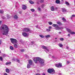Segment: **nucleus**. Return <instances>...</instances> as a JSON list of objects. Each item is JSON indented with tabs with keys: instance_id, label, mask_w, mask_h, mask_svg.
<instances>
[{
	"instance_id": "nucleus-12",
	"label": "nucleus",
	"mask_w": 75,
	"mask_h": 75,
	"mask_svg": "<svg viewBox=\"0 0 75 75\" xmlns=\"http://www.w3.org/2000/svg\"><path fill=\"white\" fill-rule=\"evenodd\" d=\"M28 62L30 65H32L33 64V61L31 60H29L28 61Z\"/></svg>"
},
{
	"instance_id": "nucleus-52",
	"label": "nucleus",
	"mask_w": 75,
	"mask_h": 75,
	"mask_svg": "<svg viewBox=\"0 0 75 75\" xmlns=\"http://www.w3.org/2000/svg\"><path fill=\"white\" fill-rule=\"evenodd\" d=\"M72 17H75V15H72Z\"/></svg>"
},
{
	"instance_id": "nucleus-14",
	"label": "nucleus",
	"mask_w": 75,
	"mask_h": 75,
	"mask_svg": "<svg viewBox=\"0 0 75 75\" xmlns=\"http://www.w3.org/2000/svg\"><path fill=\"white\" fill-rule=\"evenodd\" d=\"M56 3H57V4H59L60 3V1L59 0H56Z\"/></svg>"
},
{
	"instance_id": "nucleus-38",
	"label": "nucleus",
	"mask_w": 75,
	"mask_h": 75,
	"mask_svg": "<svg viewBox=\"0 0 75 75\" xmlns=\"http://www.w3.org/2000/svg\"><path fill=\"white\" fill-rule=\"evenodd\" d=\"M38 9L39 11H41V9L40 8H38Z\"/></svg>"
},
{
	"instance_id": "nucleus-53",
	"label": "nucleus",
	"mask_w": 75,
	"mask_h": 75,
	"mask_svg": "<svg viewBox=\"0 0 75 75\" xmlns=\"http://www.w3.org/2000/svg\"><path fill=\"white\" fill-rule=\"evenodd\" d=\"M59 34H61V32H59Z\"/></svg>"
},
{
	"instance_id": "nucleus-50",
	"label": "nucleus",
	"mask_w": 75,
	"mask_h": 75,
	"mask_svg": "<svg viewBox=\"0 0 75 75\" xmlns=\"http://www.w3.org/2000/svg\"><path fill=\"white\" fill-rule=\"evenodd\" d=\"M1 22H2V21H0V25H1Z\"/></svg>"
},
{
	"instance_id": "nucleus-11",
	"label": "nucleus",
	"mask_w": 75,
	"mask_h": 75,
	"mask_svg": "<svg viewBox=\"0 0 75 75\" xmlns=\"http://www.w3.org/2000/svg\"><path fill=\"white\" fill-rule=\"evenodd\" d=\"M50 9L51 11H54L55 10V8H54V6L51 7Z\"/></svg>"
},
{
	"instance_id": "nucleus-21",
	"label": "nucleus",
	"mask_w": 75,
	"mask_h": 75,
	"mask_svg": "<svg viewBox=\"0 0 75 75\" xmlns=\"http://www.w3.org/2000/svg\"><path fill=\"white\" fill-rule=\"evenodd\" d=\"M39 36L41 37V38H44L45 37L43 35H39Z\"/></svg>"
},
{
	"instance_id": "nucleus-37",
	"label": "nucleus",
	"mask_w": 75,
	"mask_h": 75,
	"mask_svg": "<svg viewBox=\"0 0 75 75\" xmlns=\"http://www.w3.org/2000/svg\"><path fill=\"white\" fill-rule=\"evenodd\" d=\"M36 27L37 28H40V26H39L38 25L36 26Z\"/></svg>"
},
{
	"instance_id": "nucleus-9",
	"label": "nucleus",
	"mask_w": 75,
	"mask_h": 75,
	"mask_svg": "<svg viewBox=\"0 0 75 75\" xmlns=\"http://www.w3.org/2000/svg\"><path fill=\"white\" fill-rule=\"evenodd\" d=\"M55 66L57 68H61V67H62V64L61 63H59L58 64H56Z\"/></svg>"
},
{
	"instance_id": "nucleus-58",
	"label": "nucleus",
	"mask_w": 75,
	"mask_h": 75,
	"mask_svg": "<svg viewBox=\"0 0 75 75\" xmlns=\"http://www.w3.org/2000/svg\"><path fill=\"white\" fill-rule=\"evenodd\" d=\"M59 75H61V73H59Z\"/></svg>"
},
{
	"instance_id": "nucleus-8",
	"label": "nucleus",
	"mask_w": 75,
	"mask_h": 75,
	"mask_svg": "<svg viewBox=\"0 0 75 75\" xmlns=\"http://www.w3.org/2000/svg\"><path fill=\"white\" fill-rule=\"evenodd\" d=\"M23 31H26V32L30 31V29L28 28H23Z\"/></svg>"
},
{
	"instance_id": "nucleus-3",
	"label": "nucleus",
	"mask_w": 75,
	"mask_h": 75,
	"mask_svg": "<svg viewBox=\"0 0 75 75\" xmlns=\"http://www.w3.org/2000/svg\"><path fill=\"white\" fill-rule=\"evenodd\" d=\"M47 71L49 74H54L55 73V70L53 69H49Z\"/></svg>"
},
{
	"instance_id": "nucleus-32",
	"label": "nucleus",
	"mask_w": 75,
	"mask_h": 75,
	"mask_svg": "<svg viewBox=\"0 0 75 75\" xmlns=\"http://www.w3.org/2000/svg\"><path fill=\"white\" fill-rule=\"evenodd\" d=\"M62 20L63 21H66V19H65L63 17L62 18Z\"/></svg>"
},
{
	"instance_id": "nucleus-33",
	"label": "nucleus",
	"mask_w": 75,
	"mask_h": 75,
	"mask_svg": "<svg viewBox=\"0 0 75 75\" xmlns=\"http://www.w3.org/2000/svg\"><path fill=\"white\" fill-rule=\"evenodd\" d=\"M16 62H18V63H20V60H19V59H16Z\"/></svg>"
},
{
	"instance_id": "nucleus-36",
	"label": "nucleus",
	"mask_w": 75,
	"mask_h": 75,
	"mask_svg": "<svg viewBox=\"0 0 75 75\" xmlns=\"http://www.w3.org/2000/svg\"><path fill=\"white\" fill-rule=\"evenodd\" d=\"M44 0H41L40 1V3H44Z\"/></svg>"
},
{
	"instance_id": "nucleus-15",
	"label": "nucleus",
	"mask_w": 75,
	"mask_h": 75,
	"mask_svg": "<svg viewBox=\"0 0 75 75\" xmlns=\"http://www.w3.org/2000/svg\"><path fill=\"white\" fill-rule=\"evenodd\" d=\"M58 45H59V47H62L63 46V45H62V44L61 43H59Z\"/></svg>"
},
{
	"instance_id": "nucleus-34",
	"label": "nucleus",
	"mask_w": 75,
	"mask_h": 75,
	"mask_svg": "<svg viewBox=\"0 0 75 75\" xmlns=\"http://www.w3.org/2000/svg\"><path fill=\"white\" fill-rule=\"evenodd\" d=\"M30 11H32V12H34L35 11V10L34 9H30Z\"/></svg>"
},
{
	"instance_id": "nucleus-29",
	"label": "nucleus",
	"mask_w": 75,
	"mask_h": 75,
	"mask_svg": "<svg viewBox=\"0 0 75 75\" xmlns=\"http://www.w3.org/2000/svg\"><path fill=\"white\" fill-rule=\"evenodd\" d=\"M70 33L71 34H75V33L74 32H71V31L70 32Z\"/></svg>"
},
{
	"instance_id": "nucleus-30",
	"label": "nucleus",
	"mask_w": 75,
	"mask_h": 75,
	"mask_svg": "<svg viewBox=\"0 0 75 75\" xmlns=\"http://www.w3.org/2000/svg\"><path fill=\"white\" fill-rule=\"evenodd\" d=\"M29 3L30 4H34V3L32 1H29Z\"/></svg>"
},
{
	"instance_id": "nucleus-59",
	"label": "nucleus",
	"mask_w": 75,
	"mask_h": 75,
	"mask_svg": "<svg viewBox=\"0 0 75 75\" xmlns=\"http://www.w3.org/2000/svg\"><path fill=\"white\" fill-rule=\"evenodd\" d=\"M74 5L75 6V0L74 1Z\"/></svg>"
},
{
	"instance_id": "nucleus-48",
	"label": "nucleus",
	"mask_w": 75,
	"mask_h": 75,
	"mask_svg": "<svg viewBox=\"0 0 75 75\" xmlns=\"http://www.w3.org/2000/svg\"><path fill=\"white\" fill-rule=\"evenodd\" d=\"M34 42H35L34 41H32V42H31L32 44H34Z\"/></svg>"
},
{
	"instance_id": "nucleus-51",
	"label": "nucleus",
	"mask_w": 75,
	"mask_h": 75,
	"mask_svg": "<svg viewBox=\"0 0 75 75\" xmlns=\"http://www.w3.org/2000/svg\"><path fill=\"white\" fill-rule=\"evenodd\" d=\"M67 50H69V47H67Z\"/></svg>"
},
{
	"instance_id": "nucleus-61",
	"label": "nucleus",
	"mask_w": 75,
	"mask_h": 75,
	"mask_svg": "<svg viewBox=\"0 0 75 75\" xmlns=\"http://www.w3.org/2000/svg\"><path fill=\"white\" fill-rule=\"evenodd\" d=\"M38 4H39V3H38Z\"/></svg>"
},
{
	"instance_id": "nucleus-24",
	"label": "nucleus",
	"mask_w": 75,
	"mask_h": 75,
	"mask_svg": "<svg viewBox=\"0 0 75 75\" xmlns=\"http://www.w3.org/2000/svg\"><path fill=\"white\" fill-rule=\"evenodd\" d=\"M14 18L15 19H17V18H18V16H17V15H15L14 16Z\"/></svg>"
},
{
	"instance_id": "nucleus-44",
	"label": "nucleus",
	"mask_w": 75,
	"mask_h": 75,
	"mask_svg": "<svg viewBox=\"0 0 75 75\" xmlns=\"http://www.w3.org/2000/svg\"><path fill=\"white\" fill-rule=\"evenodd\" d=\"M2 18H3V19H5L6 18L4 16H2Z\"/></svg>"
},
{
	"instance_id": "nucleus-6",
	"label": "nucleus",
	"mask_w": 75,
	"mask_h": 75,
	"mask_svg": "<svg viewBox=\"0 0 75 75\" xmlns=\"http://www.w3.org/2000/svg\"><path fill=\"white\" fill-rule=\"evenodd\" d=\"M42 47L43 49H45V51L46 52H49V50L47 49V47L44 46H42Z\"/></svg>"
},
{
	"instance_id": "nucleus-41",
	"label": "nucleus",
	"mask_w": 75,
	"mask_h": 75,
	"mask_svg": "<svg viewBox=\"0 0 75 75\" xmlns=\"http://www.w3.org/2000/svg\"><path fill=\"white\" fill-rule=\"evenodd\" d=\"M58 8L56 7H55V8H54V10H57H57H58Z\"/></svg>"
},
{
	"instance_id": "nucleus-49",
	"label": "nucleus",
	"mask_w": 75,
	"mask_h": 75,
	"mask_svg": "<svg viewBox=\"0 0 75 75\" xmlns=\"http://www.w3.org/2000/svg\"><path fill=\"white\" fill-rule=\"evenodd\" d=\"M42 75H45V74L44 73H43L42 74Z\"/></svg>"
},
{
	"instance_id": "nucleus-28",
	"label": "nucleus",
	"mask_w": 75,
	"mask_h": 75,
	"mask_svg": "<svg viewBox=\"0 0 75 75\" xmlns=\"http://www.w3.org/2000/svg\"><path fill=\"white\" fill-rule=\"evenodd\" d=\"M10 49L11 50H13V47L12 46H11L10 47Z\"/></svg>"
},
{
	"instance_id": "nucleus-16",
	"label": "nucleus",
	"mask_w": 75,
	"mask_h": 75,
	"mask_svg": "<svg viewBox=\"0 0 75 75\" xmlns=\"http://www.w3.org/2000/svg\"><path fill=\"white\" fill-rule=\"evenodd\" d=\"M30 64H28L27 65V68H31V65H30Z\"/></svg>"
},
{
	"instance_id": "nucleus-2",
	"label": "nucleus",
	"mask_w": 75,
	"mask_h": 75,
	"mask_svg": "<svg viewBox=\"0 0 75 75\" xmlns=\"http://www.w3.org/2000/svg\"><path fill=\"white\" fill-rule=\"evenodd\" d=\"M33 60L36 64L37 63L38 61H39V63L40 64H42L44 63V60L39 57H35Z\"/></svg>"
},
{
	"instance_id": "nucleus-46",
	"label": "nucleus",
	"mask_w": 75,
	"mask_h": 75,
	"mask_svg": "<svg viewBox=\"0 0 75 75\" xmlns=\"http://www.w3.org/2000/svg\"><path fill=\"white\" fill-rule=\"evenodd\" d=\"M1 42H1V40H0V45H1Z\"/></svg>"
},
{
	"instance_id": "nucleus-25",
	"label": "nucleus",
	"mask_w": 75,
	"mask_h": 75,
	"mask_svg": "<svg viewBox=\"0 0 75 75\" xmlns=\"http://www.w3.org/2000/svg\"><path fill=\"white\" fill-rule=\"evenodd\" d=\"M57 24H59V25H62V23L60 22H57Z\"/></svg>"
},
{
	"instance_id": "nucleus-45",
	"label": "nucleus",
	"mask_w": 75,
	"mask_h": 75,
	"mask_svg": "<svg viewBox=\"0 0 75 75\" xmlns=\"http://www.w3.org/2000/svg\"><path fill=\"white\" fill-rule=\"evenodd\" d=\"M70 62H69V61H67V64H69Z\"/></svg>"
},
{
	"instance_id": "nucleus-13",
	"label": "nucleus",
	"mask_w": 75,
	"mask_h": 75,
	"mask_svg": "<svg viewBox=\"0 0 75 75\" xmlns=\"http://www.w3.org/2000/svg\"><path fill=\"white\" fill-rule=\"evenodd\" d=\"M45 37L46 38H50V37H51V35H46L45 36Z\"/></svg>"
},
{
	"instance_id": "nucleus-54",
	"label": "nucleus",
	"mask_w": 75,
	"mask_h": 75,
	"mask_svg": "<svg viewBox=\"0 0 75 75\" xmlns=\"http://www.w3.org/2000/svg\"><path fill=\"white\" fill-rule=\"evenodd\" d=\"M68 37H70V34H68Z\"/></svg>"
},
{
	"instance_id": "nucleus-42",
	"label": "nucleus",
	"mask_w": 75,
	"mask_h": 75,
	"mask_svg": "<svg viewBox=\"0 0 75 75\" xmlns=\"http://www.w3.org/2000/svg\"><path fill=\"white\" fill-rule=\"evenodd\" d=\"M3 56L4 57H6L7 56V54H4L3 55Z\"/></svg>"
},
{
	"instance_id": "nucleus-62",
	"label": "nucleus",
	"mask_w": 75,
	"mask_h": 75,
	"mask_svg": "<svg viewBox=\"0 0 75 75\" xmlns=\"http://www.w3.org/2000/svg\"><path fill=\"white\" fill-rule=\"evenodd\" d=\"M20 13H21V12H20Z\"/></svg>"
},
{
	"instance_id": "nucleus-1",
	"label": "nucleus",
	"mask_w": 75,
	"mask_h": 75,
	"mask_svg": "<svg viewBox=\"0 0 75 75\" xmlns=\"http://www.w3.org/2000/svg\"><path fill=\"white\" fill-rule=\"evenodd\" d=\"M0 30L2 31V33L3 35H7L9 32V28L6 25H3L0 28Z\"/></svg>"
},
{
	"instance_id": "nucleus-40",
	"label": "nucleus",
	"mask_w": 75,
	"mask_h": 75,
	"mask_svg": "<svg viewBox=\"0 0 75 75\" xmlns=\"http://www.w3.org/2000/svg\"><path fill=\"white\" fill-rule=\"evenodd\" d=\"M24 49H22V50H21V51L22 52H24Z\"/></svg>"
},
{
	"instance_id": "nucleus-4",
	"label": "nucleus",
	"mask_w": 75,
	"mask_h": 75,
	"mask_svg": "<svg viewBox=\"0 0 75 75\" xmlns=\"http://www.w3.org/2000/svg\"><path fill=\"white\" fill-rule=\"evenodd\" d=\"M11 42L12 43H13V44H14V43H17V40L15 39L11 38L10 39Z\"/></svg>"
},
{
	"instance_id": "nucleus-35",
	"label": "nucleus",
	"mask_w": 75,
	"mask_h": 75,
	"mask_svg": "<svg viewBox=\"0 0 75 75\" xmlns=\"http://www.w3.org/2000/svg\"><path fill=\"white\" fill-rule=\"evenodd\" d=\"M48 23L50 25H52V23L51 22H49Z\"/></svg>"
},
{
	"instance_id": "nucleus-39",
	"label": "nucleus",
	"mask_w": 75,
	"mask_h": 75,
	"mask_svg": "<svg viewBox=\"0 0 75 75\" xmlns=\"http://www.w3.org/2000/svg\"><path fill=\"white\" fill-rule=\"evenodd\" d=\"M64 39L63 38H60V40L61 41H64Z\"/></svg>"
},
{
	"instance_id": "nucleus-20",
	"label": "nucleus",
	"mask_w": 75,
	"mask_h": 75,
	"mask_svg": "<svg viewBox=\"0 0 75 75\" xmlns=\"http://www.w3.org/2000/svg\"><path fill=\"white\" fill-rule=\"evenodd\" d=\"M62 10L63 12H66V11H66V10H65L64 8H62Z\"/></svg>"
},
{
	"instance_id": "nucleus-63",
	"label": "nucleus",
	"mask_w": 75,
	"mask_h": 75,
	"mask_svg": "<svg viewBox=\"0 0 75 75\" xmlns=\"http://www.w3.org/2000/svg\"><path fill=\"white\" fill-rule=\"evenodd\" d=\"M1 6L0 4V6Z\"/></svg>"
},
{
	"instance_id": "nucleus-56",
	"label": "nucleus",
	"mask_w": 75,
	"mask_h": 75,
	"mask_svg": "<svg viewBox=\"0 0 75 75\" xmlns=\"http://www.w3.org/2000/svg\"><path fill=\"white\" fill-rule=\"evenodd\" d=\"M36 75H40V74H36Z\"/></svg>"
},
{
	"instance_id": "nucleus-17",
	"label": "nucleus",
	"mask_w": 75,
	"mask_h": 75,
	"mask_svg": "<svg viewBox=\"0 0 75 75\" xmlns=\"http://www.w3.org/2000/svg\"><path fill=\"white\" fill-rule=\"evenodd\" d=\"M65 4L67 6H69V3L67 1H65Z\"/></svg>"
},
{
	"instance_id": "nucleus-19",
	"label": "nucleus",
	"mask_w": 75,
	"mask_h": 75,
	"mask_svg": "<svg viewBox=\"0 0 75 75\" xmlns=\"http://www.w3.org/2000/svg\"><path fill=\"white\" fill-rule=\"evenodd\" d=\"M11 16H9V15L7 14V18L8 19H9V18H10L11 17Z\"/></svg>"
},
{
	"instance_id": "nucleus-5",
	"label": "nucleus",
	"mask_w": 75,
	"mask_h": 75,
	"mask_svg": "<svg viewBox=\"0 0 75 75\" xmlns=\"http://www.w3.org/2000/svg\"><path fill=\"white\" fill-rule=\"evenodd\" d=\"M53 27H55V29L57 30H59L60 29V28L59 27L58 25L57 24H53Z\"/></svg>"
},
{
	"instance_id": "nucleus-18",
	"label": "nucleus",
	"mask_w": 75,
	"mask_h": 75,
	"mask_svg": "<svg viewBox=\"0 0 75 75\" xmlns=\"http://www.w3.org/2000/svg\"><path fill=\"white\" fill-rule=\"evenodd\" d=\"M67 31H68V32H69V33H70V32L71 31V29L68 28L67 29Z\"/></svg>"
},
{
	"instance_id": "nucleus-31",
	"label": "nucleus",
	"mask_w": 75,
	"mask_h": 75,
	"mask_svg": "<svg viewBox=\"0 0 75 75\" xmlns=\"http://www.w3.org/2000/svg\"><path fill=\"white\" fill-rule=\"evenodd\" d=\"M11 62H6V65H8V64H11Z\"/></svg>"
},
{
	"instance_id": "nucleus-23",
	"label": "nucleus",
	"mask_w": 75,
	"mask_h": 75,
	"mask_svg": "<svg viewBox=\"0 0 75 75\" xmlns=\"http://www.w3.org/2000/svg\"><path fill=\"white\" fill-rule=\"evenodd\" d=\"M4 13V11L3 10H0V13L2 14Z\"/></svg>"
},
{
	"instance_id": "nucleus-57",
	"label": "nucleus",
	"mask_w": 75,
	"mask_h": 75,
	"mask_svg": "<svg viewBox=\"0 0 75 75\" xmlns=\"http://www.w3.org/2000/svg\"><path fill=\"white\" fill-rule=\"evenodd\" d=\"M62 2H63L64 1V0H61Z\"/></svg>"
},
{
	"instance_id": "nucleus-47",
	"label": "nucleus",
	"mask_w": 75,
	"mask_h": 75,
	"mask_svg": "<svg viewBox=\"0 0 75 75\" xmlns=\"http://www.w3.org/2000/svg\"><path fill=\"white\" fill-rule=\"evenodd\" d=\"M41 7L42 8L43 7H44V5H42L41 6Z\"/></svg>"
},
{
	"instance_id": "nucleus-26",
	"label": "nucleus",
	"mask_w": 75,
	"mask_h": 75,
	"mask_svg": "<svg viewBox=\"0 0 75 75\" xmlns=\"http://www.w3.org/2000/svg\"><path fill=\"white\" fill-rule=\"evenodd\" d=\"M17 45L16 44H14V46L15 48H17Z\"/></svg>"
},
{
	"instance_id": "nucleus-27",
	"label": "nucleus",
	"mask_w": 75,
	"mask_h": 75,
	"mask_svg": "<svg viewBox=\"0 0 75 75\" xmlns=\"http://www.w3.org/2000/svg\"><path fill=\"white\" fill-rule=\"evenodd\" d=\"M0 60L1 61H3V57H0Z\"/></svg>"
},
{
	"instance_id": "nucleus-43",
	"label": "nucleus",
	"mask_w": 75,
	"mask_h": 75,
	"mask_svg": "<svg viewBox=\"0 0 75 75\" xmlns=\"http://www.w3.org/2000/svg\"><path fill=\"white\" fill-rule=\"evenodd\" d=\"M50 29H46L47 31H50Z\"/></svg>"
},
{
	"instance_id": "nucleus-55",
	"label": "nucleus",
	"mask_w": 75,
	"mask_h": 75,
	"mask_svg": "<svg viewBox=\"0 0 75 75\" xmlns=\"http://www.w3.org/2000/svg\"><path fill=\"white\" fill-rule=\"evenodd\" d=\"M49 28L50 29H51V27L50 26V27H49Z\"/></svg>"
},
{
	"instance_id": "nucleus-10",
	"label": "nucleus",
	"mask_w": 75,
	"mask_h": 75,
	"mask_svg": "<svg viewBox=\"0 0 75 75\" xmlns=\"http://www.w3.org/2000/svg\"><path fill=\"white\" fill-rule=\"evenodd\" d=\"M22 8L23 10H26L27 9V6L24 5H23Z\"/></svg>"
},
{
	"instance_id": "nucleus-22",
	"label": "nucleus",
	"mask_w": 75,
	"mask_h": 75,
	"mask_svg": "<svg viewBox=\"0 0 75 75\" xmlns=\"http://www.w3.org/2000/svg\"><path fill=\"white\" fill-rule=\"evenodd\" d=\"M6 72H7V73H8V72H9V69H6Z\"/></svg>"
},
{
	"instance_id": "nucleus-60",
	"label": "nucleus",
	"mask_w": 75,
	"mask_h": 75,
	"mask_svg": "<svg viewBox=\"0 0 75 75\" xmlns=\"http://www.w3.org/2000/svg\"><path fill=\"white\" fill-rule=\"evenodd\" d=\"M55 39L56 40V39H57V38H55Z\"/></svg>"
},
{
	"instance_id": "nucleus-7",
	"label": "nucleus",
	"mask_w": 75,
	"mask_h": 75,
	"mask_svg": "<svg viewBox=\"0 0 75 75\" xmlns=\"http://www.w3.org/2000/svg\"><path fill=\"white\" fill-rule=\"evenodd\" d=\"M22 34L23 35V36L25 37H28V36L29 35V34H27V33L25 32H23Z\"/></svg>"
}]
</instances>
